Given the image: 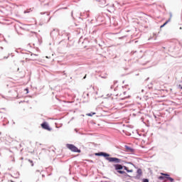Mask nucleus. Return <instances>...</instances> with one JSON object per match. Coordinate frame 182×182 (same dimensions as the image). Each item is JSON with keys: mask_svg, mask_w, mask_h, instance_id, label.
<instances>
[{"mask_svg": "<svg viewBox=\"0 0 182 182\" xmlns=\"http://www.w3.org/2000/svg\"><path fill=\"white\" fill-rule=\"evenodd\" d=\"M95 156H102L103 157H105L106 160L109 161V163H115V164H120V163H123V160L118 158L110 157L109 154H106L105 152L97 153L95 154Z\"/></svg>", "mask_w": 182, "mask_h": 182, "instance_id": "f257e3e1", "label": "nucleus"}, {"mask_svg": "<svg viewBox=\"0 0 182 182\" xmlns=\"http://www.w3.org/2000/svg\"><path fill=\"white\" fill-rule=\"evenodd\" d=\"M114 169L119 173V174H124L123 178H126V177H130L127 173L124 172V171H121L124 168V166H123L121 164H114Z\"/></svg>", "mask_w": 182, "mask_h": 182, "instance_id": "f03ea898", "label": "nucleus"}, {"mask_svg": "<svg viewBox=\"0 0 182 182\" xmlns=\"http://www.w3.org/2000/svg\"><path fill=\"white\" fill-rule=\"evenodd\" d=\"M66 147L70 150V151H73L74 153H80V149H77V147L75 146L73 144H67Z\"/></svg>", "mask_w": 182, "mask_h": 182, "instance_id": "7ed1b4c3", "label": "nucleus"}, {"mask_svg": "<svg viewBox=\"0 0 182 182\" xmlns=\"http://www.w3.org/2000/svg\"><path fill=\"white\" fill-rule=\"evenodd\" d=\"M162 176L159 177V180H164V178H167V180H169L171 182H173L174 179L171 177H170V175L167 173H161Z\"/></svg>", "mask_w": 182, "mask_h": 182, "instance_id": "20e7f679", "label": "nucleus"}, {"mask_svg": "<svg viewBox=\"0 0 182 182\" xmlns=\"http://www.w3.org/2000/svg\"><path fill=\"white\" fill-rule=\"evenodd\" d=\"M42 129H44V130H48V132H50L52 130V128L49 127V124H48V122H44L41 124Z\"/></svg>", "mask_w": 182, "mask_h": 182, "instance_id": "39448f33", "label": "nucleus"}, {"mask_svg": "<svg viewBox=\"0 0 182 182\" xmlns=\"http://www.w3.org/2000/svg\"><path fill=\"white\" fill-rule=\"evenodd\" d=\"M124 169H125L127 173H133V168L129 166H124Z\"/></svg>", "mask_w": 182, "mask_h": 182, "instance_id": "423d86ee", "label": "nucleus"}, {"mask_svg": "<svg viewBox=\"0 0 182 182\" xmlns=\"http://www.w3.org/2000/svg\"><path fill=\"white\" fill-rule=\"evenodd\" d=\"M170 21H171V18H169L168 21H166L162 26H161V28H164V26H166V25H167V23H168V22H170Z\"/></svg>", "mask_w": 182, "mask_h": 182, "instance_id": "0eeeda50", "label": "nucleus"}, {"mask_svg": "<svg viewBox=\"0 0 182 182\" xmlns=\"http://www.w3.org/2000/svg\"><path fill=\"white\" fill-rule=\"evenodd\" d=\"M170 21H171V18H169L168 21H166L162 26H161V28H164V26H166V25H167V23H168V22H170Z\"/></svg>", "mask_w": 182, "mask_h": 182, "instance_id": "6e6552de", "label": "nucleus"}, {"mask_svg": "<svg viewBox=\"0 0 182 182\" xmlns=\"http://www.w3.org/2000/svg\"><path fill=\"white\" fill-rule=\"evenodd\" d=\"M170 21H171V18H169L168 21H166L162 26H161V28H164V26H166V25H167V23H168V22H170Z\"/></svg>", "mask_w": 182, "mask_h": 182, "instance_id": "1a4fd4ad", "label": "nucleus"}, {"mask_svg": "<svg viewBox=\"0 0 182 182\" xmlns=\"http://www.w3.org/2000/svg\"><path fill=\"white\" fill-rule=\"evenodd\" d=\"M137 174H138L139 176H141V175L143 174V171H141V168H139V169L137 170Z\"/></svg>", "mask_w": 182, "mask_h": 182, "instance_id": "9d476101", "label": "nucleus"}, {"mask_svg": "<svg viewBox=\"0 0 182 182\" xmlns=\"http://www.w3.org/2000/svg\"><path fill=\"white\" fill-rule=\"evenodd\" d=\"M127 151H133V149L127 146H125Z\"/></svg>", "mask_w": 182, "mask_h": 182, "instance_id": "9b49d317", "label": "nucleus"}, {"mask_svg": "<svg viewBox=\"0 0 182 182\" xmlns=\"http://www.w3.org/2000/svg\"><path fill=\"white\" fill-rule=\"evenodd\" d=\"M96 114V112H91V113H88L87 114V116H90V117H92L93 115Z\"/></svg>", "mask_w": 182, "mask_h": 182, "instance_id": "f8f14e48", "label": "nucleus"}, {"mask_svg": "<svg viewBox=\"0 0 182 182\" xmlns=\"http://www.w3.org/2000/svg\"><path fill=\"white\" fill-rule=\"evenodd\" d=\"M29 163H31V166L33 167V161L31 159H28Z\"/></svg>", "mask_w": 182, "mask_h": 182, "instance_id": "ddd939ff", "label": "nucleus"}, {"mask_svg": "<svg viewBox=\"0 0 182 182\" xmlns=\"http://www.w3.org/2000/svg\"><path fill=\"white\" fill-rule=\"evenodd\" d=\"M143 182H149V179H144Z\"/></svg>", "mask_w": 182, "mask_h": 182, "instance_id": "4468645a", "label": "nucleus"}, {"mask_svg": "<svg viewBox=\"0 0 182 182\" xmlns=\"http://www.w3.org/2000/svg\"><path fill=\"white\" fill-rule=\"evenodd\" d=\"M25 90L26 91V94L29 93L28 88H26Z\"/></svg>", "mask_w": 182, "mask_h": 182, "instance_id": "2eb2a0df", "label": "nucleus"}, {"mask_svg": "<svg viewBox=\"0 0 182 182\" xmlns=\"http://www.w3.org/2000/svg\"><path fill=\"white\" fill-rule=\"evenodd\" d=\"M29 12V10L25 11L24 14H28Z\"/></svg>", "mask_w": 182, "mask_h": 182, "instance_id": "dca6fc26", "label": "nucleus"}, {"mask_svg": "<svg viewBox=\"0 0 182 182\" xmlns=\"http://www.w3.org/2000/svg\"><path fill=\"white\" fill-rule=\"evenodd\" d=\"M29 11H32V9H30Z\"/></svg>", "mask_w": 182, "mask_h": 182, "instance_id": "f3484780", "label": "nucleus"}, {"mask_svg": "<svg viewBox=\"0 0 182 182\" xmlns=\"http://www.w3.org/2000/svg\"><path fill=\"white\" fill-rule=\"evenodd\" d=\"M86 77V75H85V77H84V79Z\"/></svg>", "mask_w": 182, "mask_h": 182, "instance_id": "a211bd4d", "label": "nucleus"}]
</instances>
